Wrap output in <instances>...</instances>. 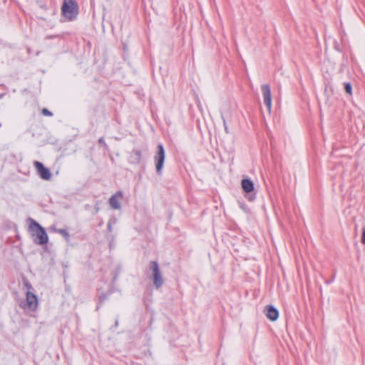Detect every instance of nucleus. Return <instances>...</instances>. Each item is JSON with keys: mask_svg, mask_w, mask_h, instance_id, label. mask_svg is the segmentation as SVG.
I'll list each match as a JSON object with an SVG mask.
<instances>
[{"mask_svg": "<svg viewBox=\"0 0 365 365\" xmlns=\"http://www.w3.org/2000/svg\"><path fill=\"white\" fill-rule=\"evenodd\" d=\"M261 89L263 96L264 103L267 106L269 112H270L272 108V95L270 86L268 84H263L261 86Z\"/></svg>", "mask_w": 365, "mask_h": 365, "instance_id": "obj_6", "label": "nucleus"}, {"mask_svg": "<svg viewBox=\"0 0 365 365\" xmlns=\"http://www.w3.org/2000/svg\"><path fill=\"white\" fill-rule=\"evenodd\" d=\"M241 185L243 190L247 193H250L254 190V183L249 179H243Z\"/></svg>", "mask_w": 365, "mask_h": 365, "instance_id": "obj_10", "label": "nucleus"}, {"mask_svg": "<svg viewBox=\"0 0 365 365\" xmlns=\"http://www.w3.org/2000/svg\"><path fill=\"white\" fill-rule=\"evenodd\" d=\"M107 299V295L106 294H101L100 296H99V302L100 303H103L106 299Z\"/></svg>", "mask_w": 365, "mask_h": 365, "instance_id": "obj_17", "label": "nucleus"}, {"mask_svg": "<svg viewBox=\"0 0 365 365\" xmlns=\"http://www.w3.org/2000/svg\"><path fill=\"white\" fill-rule=\"evenodd\" d=\"M34 166L37 170L38 175L43 180H48L51 178V173L50 170L46 168L43 164L38 161L34 162Z\"/></svg>", "mask_w": 365, "mask_h": 365, "instance_id": "obj_7", "label": "nucleus"}, {"mask_svg": "<svg viewBox=\"0 0 365 365\" xmlns=\"http://www.w3.org/2000/svg\"><path fill=\"white\" fill-rule=\"evenodd\" d=\"M56 232L61 234L66 240H68L70 235L67 230L64 229H58L56 230Z\"/></svg>", "mask_w": 365, "mask_h": 365, "instance_id": "obj_12", "label": "nucleus"}, {"mask_svg": "<svg viewBox=\"0 0 365 365\" xmlns=\"http://www.w3.org/2000/svg\"><path fill=\"white\" fill-rule=\"evenodd\" d=\"M29 231L34 237V242L37 245H45L48 241V237L45 229L36 220L29 218Z\"/></svg>", "mask_w": 365, "mask_h": 365, "instance_id": "obj_1", "label": "nucleus"}, {"mask_svg": "<svg viewBox=\"0 0 365 365\" xmlns=\"http://www.w3.org/2000/svg\"><path fill=\"white\" fill-rule=\"evenodd\" d=\"M108 230L111 232L112 231V227H111V225L110 223L108 224Z\"/></svg>", "mask_w": 365, "mask_h": 365, "instance_id": "obj_20", "label": "nucleus"}, {"mask_svg": "<svg viewBox=\"0 0 365 365\" xmlns=\"http://www.w3.org/2000/svg\"><path fill=\"white\" fill-rule=\"evenodd\" d=\"M361 242L363 245H365V225L362 228V235Z\"/></svg>", "mask_w": 365, "mask_h": 365, "instance_id": "obj_16", "label": "nucleus"}, {"mask_svg": "<svg viewBox=\"0 0 365 365\" xmlns=\"http://www.w3.org/2000/svg\"><path fill=\"white\" fill-rule=\"evenodd\" d=\"M42 114L46 116H52L53 113L48 110L47 108H43L41 111Z\"/></svg>", "mask_w": 365, "mask_h": 365, "instance_id": "obj_14", "label": "nucleus"}, {"mask_svg": "<svg viewBox=\"0 0 365 365\" xmlns=\"http://www.w3.org/2000/svg\"><path fill=\"white\" fill-rule=\"evenodd\" d=\"M61 14L68 21L75 19L78 14L77 2L75 0H63Z\"/></svg>", "mask_w": 365, "mask_h": 365, "instance_id": "obj_2", "label": "nucleus"}, {"mask_svg": "<svg viewBox=\"0 0 365 365\" xmlns=\"http://www.w3.org/2000/svg\"><path fill=\"white\" fill-rule=\"evenodd\" d=\"M148 271L152 273L150 277L153 279V285L156 289H159L164 283L163 274L160 270L158 263L156 261H150L148 264Z\"/></svg>", "mask_w": 365, "mask_h": 365, "instance_id": "obj_3", "label": "nucleus"}, {"mask_svg": "<svg viewBox=\"0 0 365 365\" xmlns=\"http://www.w3.org/2000/svg\"><path fill=\"white\" fill-rule=\"evenodd\" d=\"M344 89H345V91L350 96L352 94V86L350 83H344Z\"/></svg>", "mask_w": 365, "mask_h": 365, "instance_id": "obj_13", "label": "nucleus"}, {"mask_svg": "<svg viewBox=\"0 0 365 365\" xmlns=\"http://www.w3.org/2000/svg\"><path fill=\"white\" fill-rule=\"evenodd\" d=\"M165 153L163 145L160 143L158 145L157 151L154 156V161L155 163L156 173L160 175L162 174V170L165 161Z\"/></svg>", "mask_w": 365, "mask_h": 365, "instance_id": "obj_4", "label": "nucleus"}, {"mask_svg": "<svg viewBox=\"0 0 365 365\" xmlns=\"http://www.w3.org/2000/svg\"><path fill=\"white\" fill-rule=\"evenodd\" d=\"M26 303L21 307L24 308H28L31 311H35L38 307V299L36 294L28 291L26 294Z\"/></svg>", "mask_w": 365, "mask_h": 365, "instance_id": "obj_5", "label": "nucleus"}, {"mask_svg": "<svg viewBox=\"0 0 365 365\" xmlns=\"http://www.w3.org/2000/svg\"><path fill=\"white\" fill-rule=\"evenodd\" d=\"M142 153L139 149H134L132 151L131 158L133 163L139 164L141 161Z\"/></svg>", "mask_w": 365, "mask_h": 365, "instance_id": "obj_11", "label": "nucleus"}, {"mask_svg": "<svg viewBox=\"0 0 365 365\" xmlns=\"http://www.w3.org/2000/svg\"><path fill=\"white\" fill-rule=\"evenodd\" d=\"M98 143H99L100 144L103 145L104 146H107V145H106V142H105V140H104V138H102V137L99 138V140H98Z\"/></svg>", "mask_w": 365, "mask_h": 365, "instance_id": "obj_18", "label": "nucleus"}, {"mask_svg": "<svg viewBox=\"0 0 365 365\" xmlns=\"http://www.w3.org/2000/svg\"><path fill=\"white\" fill-rule=\"evenodd\" d=\"M221 117H222V121H223V125H224V127H225V131L227 133H229V130H228V128L227 126L226 120L225 118V116H224L223 113L221 114Z\"/></svg>", "mask_w": 365, "mask_h": 365, "instance_id": "obj_15", "label": "nucleus"}, {"mask_svg": "<svg viewBox=\"0 0 365 365\" xmlns=\"http://www.w3.org/2000/svg\"><path fill=\"white\" fill-rule=\"evenodd\" d=\"M115 326H118V321L115 322Z\"/></svg>", "mask_w": 365, "mask_h": 365, "instance_id": "obj_21", "label": "nucleus"}, {"mask_svg": "<svg viewBox=\"0 0 365 365\" xmlns=\"http://www.w3.org/2000/svg\"><path fill=\"white\" fill-rule=\"evenodd\" d=\"M123 194L122 191H118L109 199V205L114 210H120L121 205L120 200L123 198Z\"/></svg>", "mask_w": 365, "mask_h": 365, "instance_id": "obj_8", "label": "nucleus"}, {"mask_svg": "<svg viewBox=\"0 0 365 365\" xmlns=\"http://www.w3.org/2000/svg\"><path fill=\"white\" fill-rule=\"evenodd\" d=\"M24 284L28 288V289H31L32 288L31 284L27 280L24 282Z\"/></svg>", "mask_w": 365, "mask_h": 365, "instance_id": "obj_19", "label": "nucleus"}, {"mask_svg": "<svg viewBox=\"0 0 365 365\" xmlns=\"http://www.w3.org/2000/svg\"><path fill=\"white\" fill-rule=\"evenodd\" d=\"M264 312L266 317L271 321H276L279 317L278 310L272 305H267L264 308Z\"/></svg>", "mask_w": 365, "mask_h": 365, "instance_id": "obj_9", "label": "nucleus"}]
</instances>
